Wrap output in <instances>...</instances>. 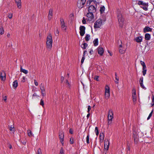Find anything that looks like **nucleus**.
Returning a JSON list of instances; mask_svg holds the SVG:
<instances>
[{
	"label": "nucleus",
	"mask_w": 154,
	"mask_h": 154,
	"mask_svg": "<svg viewBox=\"0 0 154 154\" xmlns=\"http://www.w3.org/2000/svg\"><path fill=\"white\" fill-rule=\"evenodd\" d=\"M117 17L119 26L122 27L124 24V18L122 15V12L119 10L117 11Z\"/></svg>",
	"instance_id": "f257e3e1"
},
{
	"label": "nucleus",
	"mask_w": 154,
	"mask_h": 154,
	"mask_svg": "<svg viewBox=\"0 0 154 154\" xmlns=\"http://www.w3.org/2000/svg\"><path fill=\"white\" fill-rule=\"evenodd\" d=\"M52 40L51 35L49 34L47 38L46 45L47 48L48 50H50L52 48Z\"/></svg>",
	"instance_id": "f03ea898"
},
{
	"label": "nucleus",
	"mask_w": 154,
	"mask_h": 154,
	"mask_svg": "<svg viewBox=\"0 0 154 154\" xmlns=\"http://www.w3.org/2000/svg\"><path fill=\"white\" fill-rule=\"evenodd\" d=\"M108 124L110 125L111 123V122L112 121V119L113 118V114L112 110V109H109L108 113Z\"/></svg>",
	"instance_id": "7ed1b4c3"
},
{
	"label": "nucleus",
	"mask_w": 154,
	"mask_h": 154,
	"mask_svg": "<svg viewBox=\"0 0 154 154\" xmlns=\"http://www.w3.org/2000/svg\"><path fill=\"white\" fill-rule=\"evenodd\" d=\"M103 24V22L100 19H98L95 22L94 25V28L96 29L100 28Z\"/></svg>",
	"instance_id": "20e7f679"
},
{
	"label": "nucleus",
	"mask_w": 154,
	"mask_h": 154,
	"mask_svg": "<svg viewBox=\"0 0 154 154\" xmlns=\"http://www.w3.org/2000/svg\"><path fill=\"white\" fill-rule=\"evenodd\" d=\"M105 98L106 99H108L110 96L109 88L108 86L106 85L105 87Z\"/></svg>",
	"instance_id": "39448f33"
},
{
	"label": "nucleus",
	"mask_w": 154,
	"mask_h": 154,
	"mask_svg": "<svg viewBox=\"0 0 154 154\" xmlns=\"http://www.w3.org/2000/svg\"><path fill=\"white\" fill-rule=\"evenodd\" d=\"M39 87L42 96H45L46 95V91L44 85L42 83H41L39 85Z\"/></svg>",
	"instance_id": "423d86ee"
},
{
	"label": "nucleus",
	"mask_w": 154,
	"mask_h": 154,
	"mask_svg": "<svg viewBox=\"0 0 154 154\" xmlns=\"http://www.w3.org/2000/svg\"><path fill=\"white\" fill-rule=\"evenodd\" d=\"M85 27L83 26H81L79 28L80 34L81 36H83L85 34Z\"/></svg>",
	"instance_id": "0eeeda50"
},
{
	"label": "nucleus",
	"mask_w": 154,
	"mask_h": 154,
	"mask_svg": "<svg viewBox=\"0 0 154 154\" xmlns=\"http://www.w3.org/2000/svg\"><path fill=\"white\" fill-rule=\"evenodd\" d=\"M96 11V9L95 7L93 5H91L88 8V11L89 13H93L95 12Z\"/></svg>",
	"instance_id": "6e6552de"
},
{
	"label": "nucleus",
	"mask_w": 154,
	"mask_h": 154,
	"mask_svg": "<svg viewBox=\"0 0 154 154\" xmlns=\"http://www.w3.org/2000/svg\"><path fill=\"white\" fill-rule=\"evenodd\" d=\"M86 16L88 20L89 21L92 20L94 18V16L93 13H88L87 14Z\"/></svg>",
	"instance_id": "1a4fd4ad"
},
{
	"label": "nucleus",
	"mask_w": 154,
	"mask_h": 154,
	"mask_svg": "<svg viewBox=\"0 0 154 154\" xmlns=\"http://www.w3.org/2000/svg\"><path fill=\"white\" fill-rule=\"evenodd\" d=\"M132 97L133 101L135 102L137 100V96L136 95V91L134 89H133L132 91Z\"/></svg>",
	"instance_id": "9d476101"
},
{
	"label": "nucleus",
	"mask_w": 154,
	"mask_h": 154,
	"mask_svg": "<svg viewBox=\"0 0 154 154\" xmlns=\"http://www.w3.org/2000/svg\"><path fill=\"white\" fill-rule=\"evenodd\" d=\"M59 137L60 140V141L61 142L62 145L63 146L64 143L63 141V139L64 138V134L63 133H60L59 135Z\"/></svg>",
	"instance_id": "9b49d317"
},
{
	"label": "nucleus",
	"mask_w": 154,
	"mask_h": 154,
	"mask_svg": "<svg viewBox=\"0 0 154 154\" xmlns=\"http://www.w3.org/2000/svg\"><path fill=\"white\" fill-rule=\"evenodd\" d=\"M0 78L2 81H5L6 79V74L5 72L3 71L1 72Z\"/></svg>",
	"instance_id": "f8f14e48"
},
{
	"label": "nucleus",
	"mask_w": 154,
	"mask_h": 154,
	"mask_svg": "<svg viewBox=\"0 0 154 154\" xmlns=\"http://www.w3.org/2000/svg\"><path fill=\"white\" fill-rule=\"evenodd\" d=\"M109 145V143L108 140H105L104 142V149L106 150L108 149Z\"/></svg>",
	"instance_id": "ddd939ff"
},
{
	"label": "nucleus",
	"mask_w": 154,
	"mask_h": 154,
	"mask_svg": "<svg viewBox=\"0 0 154 154\" xmlns=\"http://www.w3.org/2000/svg\"><path fill=\"white\" fill-rule=\"evenodd\" d=\"M53 16V10L52 9H50L48 12V19L49 20H51L52 17Z\"/></svg>",
	"instance_id": "4468645a"
},
{
	"label": "nucleus",
	"mask_w": 154,
	"mask_h": 154,
	"mask_svg": "<svg viewBox=\"0 0 154 154\" xmlns=\"http://www.w3.org/2000/svg\"><path fill=\"white\" fill-rule=\"evenodd\" d=\"M60 22H61V26L62 29L64 30L65 31L66 29V27L65 26V23L64 22V20L63 19H61L60 20Z\"/></svg>",
	"instance_id": "2eb2a0df"
},
{
	"label": "nucleus",
	"mask_w": 154,
	"mask_h": 154,
	"mask_svg": "<svg viewBox=\"0 0 154 154\" xmlns=\"http://www.w3.org/2000/svg\"><path fill=\"white\" fill-rule=\"evenodd\" d=\"M98 53L100 55H102L104 52V50L103 48L101 47H98L97 48Z\"/></svg>",
	"instance_id": "dca6fc26"
},
{
	"label": "nucleus",
	"mask_w": 154,
	"mask_h": 154,
	"mask_svg": "<svg viewBox=\"0 0 154 154\" xmlns=\"http://www.w3.org/2000/svg\"><path fill=\"white\" fill-rule=\"evenodd\" d=\"M15 2L17 5V8L19 9L21 7V0H15Z\"/></svg>",
	"instance_id": "f3484780"
},
{
	"label": "nucleus",
	"mask_w": 154,
	"mask_h": 154,
	"mask_svg": "<svg viewBox=\"0 0 154 154\" xmlns=\"http://www.w3.org/2000/svg\"><path fill=\"white\" fill-rule=\"evenodd\" d=\"M84 4L83 2L80 1L78 0L77 4V6L79 8H81L83 7V6Z\"/></svg>",
	"instance_id": "a211bd4d"
},
{
	"label": "nucleus",
	"mask_w": 154,
	"mask_h": 154,
	"mask_svg": "<svg viewBox=\"0 0 154 154\" xmlns=\"http://www.w3.org/2000/svg\"><path fill=\"white\" fill-rule=\"evenodd\" d=\"M142 39L143 38L142 37L139 36L135 38V40L137 42L140 43L142 41Z\"/></svg>",
	"instance_id": "6ab92c4d"
},
{
	"label": "nucleus",
	"mask_w": 154,
	"mask_h": 154,
	"mask_svg": "<svg viewBox=\"0 0 154 154\" xmlns=\"http://www.w3.org/2000/svg\"><path fill=\"white\" fill-rule=\"evenodd\" d=\"M104 135L103 133H100V142H102L104 139Z\"/></svg>",
	"instance_id": "aec40b11"
},
{
	"label": "nucleus",
	"mask_w": 154,
	"mask_h": 154,
	"mask_svg": "<svg viewBox=\"0 0 154 154\" xmlns=\"http://www.w3.org/2000/svg\"><path fill=\"white\" fill-rule=\"evenodd\" d=\"M151 31L152 29L148 26L146 27L143 29V31L144 32H150Z\"/></svg>",
	"instance_id": "412c9836"
},
{
	"label": "nucleus",
	"mask_w": 154,
	"mask_h": 154,
	"mask_svg": "<svg viewBox=\"0 0 154 154\" xmlns=\"http://www.w3.org/2000/svg\"><path fill=\"white\" fill-rule=\"evenodd\" d=\"M13 86L14 89H16L17 87L18 83L17 80L13 82Z\"/></svg>",
	"instance_id": "4be33fe9"
},
{
	"label": "nucleus",
	"mask_w": 154,
	"mask_h": 154,
	"mask_svg": "<svg viewBox=\"0 0 154 154\" xmlns=\"http://www.w3.org/2000/svg\"><path fill=\"white\" fill-rule=\"evenodd\" d=\"M27 133L28 134V135L29 137H31L32 136H33V135L32 134L31 131L29 129H28L27 130Z\"/></svg>",
	"instance_id": "5701e85b"
},
{
	"label": "nucleus",
	"mask_w": 154,
	"mask_h": 154,
	"mask_svg": "<svg viewBox=\"0 0 154 154\" xmlns=\"http://www.w3.org/2000/svg\"><path fill=\"white\" fill-rule=\"evenodd\" d=\"M20 71L21 72H23L25 74H27L28 72V71L27 70L23 69L21 66L20 67Z\"/></svg>",
	"instance_id": "b1692460"
},
{
	"label": "nucleus",
	"mask_w": 154,
	"mask_h": 154,
	"mask_svg": "<svg viewBox=\"0 0 154 154\" xmlns=\"http://www.w3.org/2000/svg\"><path fill=\"white\" fill-rule=\"evenodd\" d=\"M150 35L148 33H146L145 35V38L146 40H149L150 39Z\"/></svg>",
	"instance_id": "393cba45"
},
{
	"label": "nucleus",
	"mask_w": 154,
	"mask_h": 154,
	"mask_svg": "<svg viewBox=\"0 0 154 154\" xmlns=\"http://www.w3.org/2000/svg\"><path fill=\"white\" fill-rule=\"evenodd\" d=\"M98 41L97 38L94 39L93 42L94 45L95 46H97L98 45Z\"/></svg>",
	"instance_id": "a878e982"
},
{
	"label": "nucleus",
	"mask_w": 154,
	"mask_h": 154,
	"mask_svg": "<svg viewBox=\"0 0 154 154\" xmlns=\"http://www.w3.org/2000/svg\"><path fill=\"white\" fill-rule=\"evenodd\" d=\"M125 49L124 48H120L119 49V52L121 54H123L125 52Z\"/></svg>",
	"instance_id": "bb28decb"
},
{
	"label": "nucleus",
	"mask_w": 154,
	"mask_h": 154,
	"mask_svg": "<svg viewBox=\"0 0 154 154\" xmlns=\"http://www.w3.org/2000/svg\"><path fill=\"white\" fill-rule=\"evenodd\" d=\"M4 33L3 28L2 26L0 27V35H2Z\"/></svg>",
	"instance_id": "cd10ccee"
},
{
	"label": "nucleus",
	"mask_w": 154,
	"mask_h": 154,
	"mask_svg": "<svg viewBox=\"0 0 154 154\" xmlns=\"http://www.w3.org/2000/svg\"><path fill=\"white\" fill-rule=\"evenodd\" d=\"M10 131L13 133H14L15 131V129L14 126L11 125L10 127Z\"/></svg>",
	"instance_id": "c85d7f7f"
},
{
	"label": "nucleus",
	"mask_w": 154,
	"mask_h": 154,
	"mask_svg": "<svg viewBox=\"0 0 154 154\" xmlns=\"http://www.w3.org/2000/svg\"><path fill=\"white\" fill-rule=\"evenodd\" d=\"M139 5H142L143 6H147V5L145 3H143V2L139 1L137 3Z\"/></svg>",
	"instance_id": "c756f323"
},
{
	"label": "nucleus",
	"mask_w": 154,
	"mask_h": 154,
	"mask_svg": "<svg viewBox=\"0 0 154 154\" xmlns=\"http://www.w3.org/2000/svg\"><path fill=\"white\" fill-rule=\"evenodd\" d=\"M88 46V44L87 43H84L83 45H82V48L84 49H85Z\"/></svg>",
	"instance_id": "7c9ffc66"
},
{
	"label": "nucleus",
	"mask_w": 154,
	"mask_h": 154,
	"mask_svg": "<svg viewBox=\"0 0 154 154\" xmlns=\"http://www.w3.org/2000/svg\"><path fill=\"white\" fill-rule=\"evenodd\" d=\"M141 64L143 66V68H146V66L144 62L143 61H140Z\"/></svg>",
	"instance_id": "2f4dec72"
},
{
	"label": "nucleus",
	"mask_w": 154,
	"mask_h": 154,
	"mask_svg": "<svg viewBox=\"0 0 154 154\" xmlns=\"http://www.w3.org/2000/svg\"><path fill=\"white\" fill-rule=\"evenodd\" d=\"M146 68H143V75L144 76H145L146 73Z\"/></svg>",
	"instance_id": "473e14b6"
},
{
	"label": "nucleus",
	"mask_w": 154,
	"mask_h": 154,
	"mask_svg": "<svg viewBox=\"0 0 154 154\" xmlns=\"http://www.w3.org/2000/svg\"><path fill=\"white\" fill-rule=\"evenodd\" d=\"M134 140L135 143H137L138 142V139L137 138V136L136 135V136L134 135Z\"/></svg>",
	"instance_id": "72a5a7b5"
},
{
	"label": "nucleus",
	"mask_w": 154,
	"mask_h": 154,
	"mask_svg": "<svg viewBox=\"0 0 154 154\" xmlns=\"http://www.w3.org/2000/svg\"><path fill=\"white\" fill-rule=\"evenodd\" d=\"M105 10V7L104 6L101 7L100 9V11L101 13H103Z\"/></svg>",
	"instance_id": "f704fd0d"
},
{
	"label": "nucleus",
	"mask_w": 154,
	"mask_h": 154,
	"mask_svg": "<svg viewBox=\"0 0 154 154\" xmlns=\"http://www.w3.org/2000/svg\"><path fill=\"white\" fill-rule=\"evenodd\" d=\"M151 105L152 106L154 105V96L153 95H152V99Z\"/></svg>",
	"instance_id": "c9c22d12"
},
{
	"label": "nucleus",
	"mask_w": 154,
	"mask_h": 154,
	"mask_svg": "<svg viewBox=\"0 0 154 154\" xmlns=\"http://www.w3.org/2000/svg\"><path fill=\"white\" fill-rule=\"evenodd\" d=\"M95 132L96 133V135L97 136L99 134V132L97 127H96L95 129Z\"/></svg>",
	"instance_id": "e433bc0d"
},
{
	"label": "nucleus",
	"mask_w": 154,
	"mask_h": 154,
	"mask_svg": "<svg viewBox=\"0 0 154 154\" xmlns=\"http://www.w3.org/2000/svg\"><path fill=\"white\" fill-rule=\"evenodd\" d=\"M59 154H64V150L63 147H61L60 149Z\"/></svg>",
	"instance_id": "4c0bfd02"
},
{
	"label": "nucleus",
	"mask_w": 154,
	"mask_h": 154,
	"mask_svg": "<svg viewBox=\"0 0 154 154\" xmlns=\"http://www.w3.org/2000/svg\"><path fill=\"white\" fill-rule=\"evenodd\" d=\"M90 37V35H87L85 37V40L88 41Z\"/></svg>",
	"instance_id": "58836bf2"
},
{
	"label": "nucleus",
	"mask_w": 154,
	"mask_h": 154,
	"mask_svg": "<svg viewBox=\"0 0 154 154\" xmlns=\"http://www.w3.org/2000/svg\"><path fill=\"white\" fill-rule=\"evenodd\" d=\"M153 112V110H152L151 111V112H150V113L149 114L148 117V118H147V120H149L150 118V117H151Z\"/></svg>",
	"instance_id": "ea45409f"
},
{
	"label": "nucleus",
	"mask_w": 154,
	"mask_h": 154,
	"mask_svg": "<svg viewBox=\"0 0 154 154\" xmlns=\"http://www.w3.org/2000/svg\"><path fill=\"white\" fill-rule=\"evenodd\" d=\"M89 135L88 134L86 137V142L87 143H89Z\"/></svg>",
	"instance_id": "a19ab883"
},
{
	"label": "nucleus",
	"mask_w": 154,
	"mask_h": 154,
	"mask_svg": "<svg viewBox=\"0 0 154 154\" xmlns=\"http://www.w3.org/2000/svg\"><path fill=\"white\" fill-rule=\"evenodd\" d=\"M143 82V78L142 77L140 78V80H139V83L140 84H142V83Z\"/></svg>",
	"instance_id": "79ce46f5"
},
{
	"label": "nucleus",
	"mask_w": 154,
	"mask_h": 154,
	"mask_svg": "<svg viewBox=\"0 0 154 154\" xmlns=\"http://www.w3.org/2000/svg\"><path fill=\"white\" fill-rule=\"evenodd\" d=\"M13 16V14L12 13H9L8 14V18L10 19H11Z\"/></svg>",
	"instance_id": "37998d69"
},
{
	"label": "nucleus",
	"mask_w": 154,
	"mask_h": 154,
	"mask_svg": "<svg viewBox=\"0 0 154 154\" xmlns=\"http://www.w3.org/2000/svg\"><path fill=\"white\" fill-rule=\"evenodd\" d=\"M37 154H42L41 150L39 148L38 149Z\"/></svg>",
	"instance_id": "c03bdc74"
},
{
	"label": "nucleus",
	"mask_w": 154,
	"mask_h": 154,
	"mask_svg": "<svg viewBox=\"0 0 154 154\" xmlns=\"http://www.w3.org/2000/svg\"><path fill=\"white\" fill-rule=\"evenodd\" d=\"M70 143L71 144H72L73 143V138L71 137L70 140Z\"/></svg>",
	"instance_id": "a18cd8bd"
},
{
	"label": "nucleus",
	"mask_w": 154,
	"mask_h": 154,
	"mask_svg": "<svg viewBox=\"0 0 154 154\" xmlns=\"http://www.w3.org/2000/svg\"><path fill=\"white\" fill-rule=\"evenodd\" d=\"M40 104V105L42 106H43L44 105V101H43V100L42 99H41V100Z\"/></svg>",
	"instance_id": "49530a36"
},
{
	"label": "nucleus",
	"mask_w": 154,
	"mask_h": 154,
	"mask_svg": "<svg viewBox=\"0 0 154 154\" xmlns=\"http://www.w3.org/2000/svg\"><path fill=\"white\" fill-rule=\"evenodd\" d=\"M140 84L142 88L143 89H146V88L144 86L143 84V83H142V84Z\"/></svg>",
	"instance_id": "de8ad7c7"
},
{
	"label": "nucleus",
	"mask_w": 154,
	"mask_h": 154,
	"mask_svg": "<svg viewBox=\"0 0 154 154\" xmlns=\"http://www.w3.org/2000/svg\"><path fill=\"white\" fill-rule=\"evenodd\" d=\"M91 107L90 106H88V113H89L90 111L91 110Z\"/></svg>",
	"instance_id": "09e8293b"
},
{
	"label": "nucleus",
	"mask_w": 154,
	"mask_h": 154,
	"mask_svg": "<svg viewBox=\"0 0 154 154\" xmlns=\"http://www.w3.org/2000/svg\"><path fill=\"white\" fill-rule=\"evenodd\" d=\"M115 82L116 84H118L119 83V79L117 78V77H116V80Z\"/></svg>",
	"instance_id": "8fccbe9b"
},
{
	"label": "nucleus",
	"mask_w": 154,
	"mask_h": 154,
	"mask_svg": "<svg viewBox=\"0 0 154 154\" xmlns=\"http://www.w3.org/2000/svg\"><path fill=\"white\" fill-rule=\"evenodd\" d=\"M66 84L69 87L70 86V83L69 82L68 80H66Z\"/></svg>",
	"instance_id": "3c124183"
},
{
	"label": "nucleus",
	"mask_w": 154,
	"mask_h": 154,
	"mask_svg": "<svg viewBox=\"0 0 154 154\" xmlns=\"http://www.w3.org/2000/svg\"><path fill=\"white\" fill-rule=\"evenodd\" d=\"M99 76H96L94 78V79L96 80L97 81L99 80Z\"/></svg>",
	"instance_id": "603ef678"
},
{
	"label": "nucleus",
	"mask_w": 154,
	"mask_h": 154,
	"mask_svg": "<svg viewBox=\"0 0 154 154\" xmlns=\"http://www.w3.org/2000/svg\"><path fill=\"white\" fill-rule=\"evenodd\" d=\"M34 84L35 85L37 86L38 85V82L35 80H34Z\"/></svg>",
	"instance_id": "864d4df0"
},
{
	"label": "nucleus",
	"mask_w": 154,
	"mask_h": 154,
	"mask_svg": "<svg viewBox=\"0 0 154 154\" xmlns=\"http://www.w3.org/2000/svg\"><path fill=\"white\" fill-rule=\"evenodd\" d=\"M85 58L84 57V56L83 57L82 59L81 60V62L82 63H83L84 60H85Z\"/></svg>",
	"instance_id": "5fc2aeb1"
},
{
	"label": "nucleus",
	"mask_w": 154,
	"mask_h": 154,
	"mask_svg": "<svg viewBox=\"0 0 154 154\" xmlns=\"http://www.w3.org/2000/svg\"><path fill=\"white\" fill-rule=\"evenodd\" d=\"M7 99V97L6 96H5L4 97H3V100L5 101L6 102V101Z\"/></svg>",
	"instance_id": "6e6d98bb"
},
{
	"label": "nucleus",
	"mask_w": 154,
	"mask_h": 154,
	"mask_svg": "<svg viewBox=\"0 0 154 154\" xmlns=\"http://www.w3.org/2000/svg\"><path fill=\"white\" fill-rule=\"evenodd\" d=\"M143 6L142 7L143 9L145 11H146L147 10V8L146 7V6Z\"/></svg>",
	"instance_id": "4d7b16f0"
},
{
	"label": "nucleus",
	"mask_w": 154,
	"mask_h": 154,
	"mask_svg": "<svg viewBox=\"0 0 154 154\" xmlns=\"http://www.w3.org/2000/svg\"><path fill=\"white\" fill-rule=\"evenodd\" d=\"M82 23L83 24L86 23V20L84 18H83V19L82 20Z\"/></svg>",
	"instance_id": "13d9d810"
},
{
	"label": "nucleus",
	"mask_w": 154,
	"mask_h": 154,
	"mask_svg": "<svg viewBox=\"0 0 154 154\" xmlns=\"http://www.w3.org/2000/svg\"><path fill=\"white\" fill-rule=\"evenodd\" d=\"M26 79V78L25 77H23V80H22V82H25Z\"/></svg>",
	"instance_id": "bf43d9fd"
},
{
	"label": "nucleus",
	"mask_w": 154,
	"mask_h": 154,
	"mask_svg": "<svg viewBox=\"0 0 154 154\" xmlns=\"http://www.w3.org/2000/svg\"><path fill=\"white\" fill-rule=\"evenodd\" d=\"M69 16H70V17L71 18H73L74 17L73 14V13H72V14H70L69 15Z\"/></svg>",
	"instance_id": "052dcab7"
},
{
	"label": "nucleus",
	"mask_w": 154,
	"mask_h": 154,
	"mask_svg": "<svg viewBox=\"0 0 154 154\" xmlns=\"http://www.w3.org/2000/svg\"><path fill=\"white\" fill-rule=\"evenodd\" d=\"M79 1H80L81 2H83L84 4H85L86 0H79Z\"/></svg>",
	"instance_id": "680f3d73"
},
{
	"label": "nucleus",
	"mask_w": 154,
	"mask_h": 154,
	"mask_svg": "<svg viewBox=\"0 0 154 154\" xmlns=\"http://www.w3.org/2000/svg\"><path fill=\"white\" fill-rule=\"evenodd\" d=\"M108 52L109 53L110 56H112V52H110L109 51H108Z\"/></svg>",
	"instance_id": "e2e57ef3"
},
{
	"label": "nucleus",
	"mask_w": 154,
	"mask_h": 154,
	"mask_svg": "<svg viewBox=\"0 0 154 154\" xmlns=\"http://www.w3.org/2000/svg\"><path fill=\"white\" fill-rule=\"evenodd\" d=\"M93 51L92 50H91L89 51V53L91 54H92L93 53Z\"/></svg>",
	"instance_id": "0e129e2a"
},
{
	"label": "nucleus",
	"mask_w": 154,
	"mask_h": 154,
	"mask_svg": "<svg viewBox=\"0 0 154 154\" xmlns=\"http://www.w3.org/2000/svg\"><path fill=\"white\" fill-rule=\"evenodd\" d=\"M69 132L71 134H72L73 133V132L71 129H70L69 130Z\"/></svg>",
	"instance_id": "69168bd1"
},
{
	"label": "nucleus",
	"mask_w": 154,
	"mask_h": 154,
	"mask_svg": "<svg viewBox=\"0 0 154 154\" xmlns=\"http://www.w3.org/2000/svg\"><path fill=\"white\" fill-rule=\"evenodd\" d=\"M38 97V95L35 94H33L32 97Z\"/></svg>",
	"instance_id": "338daca9"
},
{
	"label": "nucleus",
	"mask_w": 154,
	"mask_h": 154,
	"mask_svg": "<svg viewBox=\"0 0 154 154\" xmlns=\"http://www.w3.org/2000/svg\"><path fill=\"white\" fill-rule=\"evenodd\" d=\"M90 115V113H88V114H87V117L88 118V117H89Z\"/></svg>",
	"instance_id": "774afa93"
}]
</instances>
